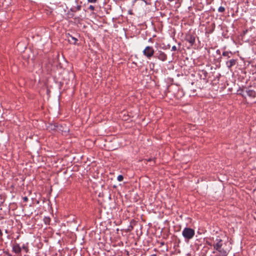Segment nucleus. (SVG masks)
Instances as JSON below:
<instances>
[{
  "instance_id": "b1692460",
  "label": "nucleus",
  "mask_w": 256,
  "mask_h": 256,
  "mask_svg": "<svg viewBox=\"0 0 256 256\" xmlns=\"http://www.w3.org/2000/svg\"><path fill=\"white\" fill-rule=\"evenodd\" d=\"M161 244H162V245H164V242H162V243H161Z\"/></svg>"
},
{
  "instance_id": "4468645a",
  "label": "nucleus",
  "mask_w": 256,
  "mask_h": 256,
  "mask_svg": "<svg viewBox=\"0 0 256 256\" xmlns=\"http://www.w3.org/2000/svg\"><path fill=\"white\" fill-rule=\"evenodd\" d=\"M225 10V8L223 6H220L219 7L218 9V12H223Z\"/></svg>"
},
{
  "instance_id": "423d86ee",
  "label": "nucleus",
  "mask_w": 256,
  "mask_h": 256,
  "mask_svg": "<svg viewBox=\"0 0 256 256\" xmlns=\"http://www.w3.org/2000/svg\"><path fill=\"white\" fill-rule=\"evenodd\" d=\"M156 58L160 60L165 61L166 60L167 56L164 52L160 50L156 54Z\"/></svg>"
},
{
  "instance_id": "4be33fe9",
  "label": "nucleus",
  "mask_w": 256,
  "mask_h": 256,
  "mask_svg": "<svg viewBox=\"0 0 256 256\" xmlns=\"http://www.w3.org/2000/svg\"><path fill=\"white\" fill-rule=\"evenodd\" d=\"M6 255H7V256H12V254H10V253H8H8L6 254Z\"/></svg>"
},
{
  "instance_id": "f3484780",
  "label": "nucleus",
  "mask_w": 256,
  "mask_h": 256,
  "mask_svg": "<svg viewBox=\"0 0 256 256\" xmlns=\"http://www.w3.org/2000/svg\"><path fill=\"white\" fill-rule=\"evenodd\" d=\"M98 0H88V2L90 3H96Z\"/></svg>"
},
{
  "instance_id": "f257e3e1",
  "label": "nucleus",
  "mask_w": 256,
  "mask_h": 256,
  "mask_svg": "<svg viewBox=\"0 0 256 256\" xmlns=\"http://www.w3.org/2000/svg\"><path fill=\"white\" fill-rule=\"evenodd\" d=\"M216 243L213 245L214 248L219 252V255L221 256H226L230 250L226 247V243H223L222 240L217 238L216 240Z\"/></svg>"
},
{
  "instance_id": "f03ea898",
  "label": "nucleus",
  "mask_w": 256,
  "mask_h": 256,
  "mask_svg": "<svg viewBox=\"0 0 256 256\" xmlns=\"http://www.w3.org/2000/svg\"><path fill=\"white\" fill-rule=\"evenodd\" d=\"M195 234L194 230L190 228H185L182 232V235L188 240L192 239Z\"/></svg>"
},
{
  "instance_id": "20e7f679",
  "label": "nucleus",
  "mask_w": 256,
  "mask_h": 256,
  "mask_svg": "<svg viewBox=\"0 0 256 256\" xmlns=\"http://www.w3.org/2000/svg\"><path fill=\"white\" fill-rule=\"evenodd\" d=\"M154 49L152 46H148L143 50V54L148 58H150L154 56Z\"/></svg>"
},
{
  "instance_id": "f8f14e48",
  "label": "nucleus",
  "mask_w": 256,
  "mask_h": 256,
  "mask_svg": "<svg viewBox=\"0 0 256 256\" xmlns=\"http://www.w3.org/2000/svg\"><path fill=\"white\" fill-rule=\"evenodd\" d=\"M230 54H231V52H228L227 51L224 52H222V56H226L228 58H230Z\"/></svg>"
},
{
  "instance_id": "1a4fd4ad",
  "label": "nucleus",
  "mask_w": 256,
  "mask_h": 256,
  "mask_svg": "<svg viewBox=\"0 0 256 256\" xmlns=\"http://www.w3.org/2000/svg\"><path fill=\"white\" fill-rule=\"evenodd\" d=\"M22 251H24L26 253H28L30 252L28 243L26 242V244H24L21 247Z\"/></svg>"
},
{
  "instance_id": "39448f33",
  "label": "nucleus",
  "mask_w": 256,
  "mask_h": 256,
  "mask_svg": "<svg viewBox=\"0 0 256 256\" xmlns=\"http://www.w3.org/2000/svg\"><path fill=\"white\" fill-rule=\"evenodd\" d=\"M12 251L16 254H20L22 252L21 246L18 243L14 244L12 246Z\"/></svg>"
},
{
  "instance_id": "412c9836",
  "label": "nucleus",
  "mask_w": 256,
  "mask_h": 256,
  "mask_svg": "<svg viewBox=\"0 0 256 256\" xmlns=\"http://www.w3.org/2000/svg\"><path fill=\"white\" fill-rule=\"evenodd\" d=\"M152 160H153V159L151 158H148V159L147 160L148 162H152Z\"/></svg>"
},
{
  "instance_id": "7ed1b4c3",
  "label": "nucleus",
  "mask_w": 256,
  "mask_h": 256,
  "mask_svg": "<svg viewBox=\"0 0 256 256\" xmlns=\"http://www.w3.org/2000/svg\"><path fill=\"white\" fill-rule=\"evenodd\" d=\"M240 94L244 98H246V96H248L250 98H254L256 96V92L250 88L242 89Z\"/></svg>"
},
{
  "instance_id": "393cba45",
  "label": "nucleus",
  "mask_w": 256,
  "mask_h": 256,
  "mask_svg": "<svg viewBox=\"0 0 256 256\" xmlns=\"http://www.w3.org/2000/svg\"><path fill=\"white\" fill-rule=\"evenodd\" d=\"M204 74H207V72H204Z\"/></svg>"
},
{
  "instance_id": "a211bd4d",
  "label": "nucleus",
  "mask_w": 256,
  "mask_h": 256,
  "mask_svg": "<svg viewBox=\"0 0 256 256\" xmlns=\"http://www.w3.org/2000/svg\"><path fill=\"white\" fill-rule=\"evenodd\" d=\"M50 220L49 218H44V222L46 224L49 222Z\"/></svg>"
},
{
  "instance_id": "6ab92c4d",
  "label": "nucleus",
  "mask_w": 256,
  "mask_h": 256,
  "mask_svg": "<svg viewBox=\"0 0 256 256\" xmlns=\"http://www.w3.org/2000/svg\"><path fill=\"white\" fill-rule=\"evenodd\" d=\"M22 200L24 202H26L28 200V198L26 196H24L22 198Z\"/></svg>"
},
{
  "instance_id": "aec40b11",
  "label": "nucleus",
  "mask_w": 256,
  "mask_h": 256,
  "mask_svg": "<svg viewBox=\"0 0 256 256\" xmlns=\"http://www.w3.org/2000/svg\"><path fill=\"white\" fill-rule=\"evenodd\" d=\"M177 50V48H176V46H172V51H175V50Z\"/></svg>"
},
{
  "instance_id": "dca6fc26",
  "label": "nucleus",
  "mask_w": 256,
  "mask_h": 256,
  "mask_svg": "<svg viewBox=\"0 0 256 256\" xmlns=\"http://www.w3.org/2000/svg\"><path fill=\"white\" fill-rule=\"evenodd\" d=\"M88 9H89V10H92V11H93V10H94L95 8H94V6H92V5H90V6H89V7H88Z\"/></svg>"
},
{
  "instance_id": "ddd939ff",
  "label": "nucleus",
  "mask_w": 256,
  "mask_h": 256,
  "mask_svg": "<svg viewBox=\"0 0 256 256\" xmlns=\"http://www.w3.org/2000/svg\"><path fill=\"white\" fill-rule=\"evenodd\" d=\"M49 128L52 130H55L58 128V126L56 124H50Z\"/></svg>"
},
{
  "instance_id": "a878e982",
  "label": "nucleus",
  "mask_w": 256,
  "mask_h": 256,
  "mask_svg": "<svg viewBox=\"0 0 256 256\" xmlns=\"http://www.w3.org/2000/svg\"><path fill=\"white\" fill-rule=\"evenodd\" d=\"M137 0H134V1H136Z\"/></svg>"
},
{
  "instance_id": "9b49d317",
  "label": "nucleus",
  "mask_w": 256,
  "mask_h": 256,
  "mask_svg": "<svg viewBox=\"0 0 256 256\" xmlns=\"http://www.w3.org/2000/svg\"><path fill=\"white\" fill-rule=\"evenodd\" d=\"M81 6L80 5H78L76 6V8H70V10L72 12H76V11H78V10H80V9H81Z\"/></svg>"
},
{
  "instance_id": "9d476101",
  "label": "nucleus",
  "mask_w": 256,
  "mask_h": 256,
  "mask_svg": "<svg viewBox=\"0 0 256 256\" xmlns=\"http://www.w3.org/2000/svg\"><path fill=\"white\" fill-rule=\"evenodd\" d=\"M68 40L71 44H76V42H77V40H78L76 38H75L72 36H70V38H68Z\"/></svg>"
},
{
  "instance_id": "0eeeda50",
  "label": "nucleus",
  "mask_w": 256,
  "mask_h": 256,
  "mask_svg": "<svg viewBox=\"0 0 256 256\" xmlns=\"http://www.w3.org/2000/svg\"><path fill=\"white\" fill-rule=\"evenodd\" d=\"M186 40L188 42L191 46L195 42V37L191 34H188L186 36Z\"/></svg>"
},
{
  "instance_id": "5701e85b",
  "label": "nucleus",
  "mask_w": 256,
  "mask_h": 256,
  "mask_svg": "<svg viewBox=\"0 0 256 256\" xmlns=\"http://www.w3.org/2000/svg\"><path fill=\"white\" fill-rule=\"evenodd\" d=\"M216 52L217 53H220V50H216Z\"/></svg>"
},
{
  "instance_id": "6e6552de",
  "label": "nucleus",
  "mask_w": 256,
  "mask_h": 256,
  "mask_svg": "<svg viewBox=\"0 0 256 256\" xmlns=\"http://www.w3.org/2000/svg\"><path fill=\"white\" fill-rule=\"evenodd\" d=\"M236 60L232 59L226 62V65L228 68H230L232 66H233L236 64Z\"/></svg>"
},
{
  "instance_id": "2eb2a0df",
  "label": "nucleus",
  "mask_w": 256,
  "mask_h": 256,
  "mask_svg": "<svg viewBox=\"0 0 256 256\" xmlns=\"http://www.w3.org/2000/svg\"><path fill=\"white\" fill-rule=\"evenodd\" d=\"M123 179L124 177L122 175H119L117 178V180L119 182H122L123 180Z\"/></svg>"
}]
</instances>
